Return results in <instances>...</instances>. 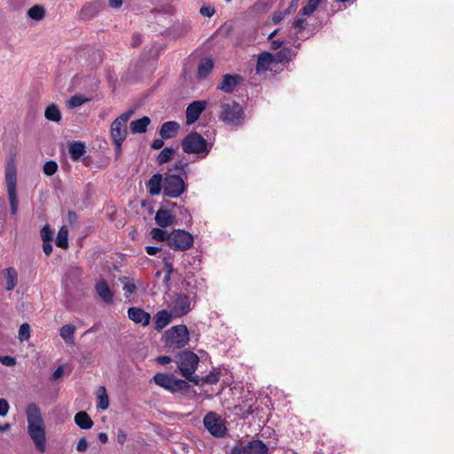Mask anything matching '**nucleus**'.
<instances>
[{
	"label": "nucleus",
	"mask_w": 454,
	"mask_h": 454,
	"mask_svg": "<svg viewBox=\"0 0 454 454\" xmlns=\"http://www.w3.org/2000/svg\"><path fill=\"white\" fill-rule=\"evenodd\" d=\"M27 420V434L33 441L35 449L40 452L46 450V430L44 421L39 407L30 403L26 410Z\"/></svg>",
	"instance_id": "nucleus-1"
},
{
	"label": "nucleus",
	"mask_w": 454,
	"mask_h": 454,
	"mask_svg": "<svg viewBox=\"0 0 454 454\" xmlns=\"http://www.w3.org/2000/svg\"><path fill=\"white\" fill-rule=\"evenodd\" d=\"M181 145L185 153L196 154L201 158H205L212 148V145L197 132L188 134Z\"/></svg>",
	"instance_id": "nucleus-2"
},
{
	"label": "nucleus",
	"mask_w": 454,
	"mask_h": 454,
	"mask_svg": "<svg viewBox=\"0 0 454 454\" xmlns=\"http://www.w3.org/2000/svg\"><path fill=\"white\" fill-rule=\"evenodd\" d=\"M165 346L168 349H179L185 347L190 340L189 331L184 325L172 326L163 335Z\"/></svg>",
	"instance_id": "nucleus-3"
},
{
	"label": "nucleus",
	"mask_w": 454,
	"mask_h": 454,
	"mask_svg": "<svg viewBox=\"0 0 454 454\" xmlns=\"http://www.w3.org/2000/svg\"><path fill=\"white\" fill-rule=\"evenodd\" d=\"M219 118L225 124L232 127L241 126L245 121L243 107L235 101L223 102Z\"/></svg>",
	"instance_id": "nucleus-4"
},
{
	"label": "nucleus",
	"mask_w": 454,
	"mask_h": 454,
	"mask_svg": "<svg viewBox=\"0 0 454 454\" xmlns=\"http://www.w3.org/2000/svg\"><path fill=\"white\" fill-rule=\"evenodd\" d=\"M176 364L181 374L189 381L199 383L198 377H193L198 364V356L192 351H182L176 356Z\"/></svg>",
	"instance_id": "nucleus-5"
},
{
	"label": "nucleus",
	"mask_w": 454,
	"mask_h": 454,
	"mask_svg": "<svg viewBox=\"0 0 454 454\" xmlns=\"http://www.w3.org/2000/svg\"><path fill=\"white\" fill-rule=\"evenodd\" d=\"M133 114V110L127 111L117 117L111 125V137L115 145L117 153L121 152L122 142L127 137V122Z\"/></svg>",
	"instance_id": "nucleus-6"
},
{
	"label": "nucleus",
	"mask_w": 454,
	"mask_h": 454,
	"mask_svg": "<svg viewBox=\"0 0 454 454\" xmlns=\"http://www.w3.org/2000/svg\"><path fill=\"white\" fill-rule=\"evenodd\" d=\"M193 236L184 230H174L168 233V246L174 250H188L193 246Z\"/></svg>",
	"instance_id": "nucleus-7"
},
{
	"label": "nucleus",
	"mask_w": 454,
	"mask_h": 454,
	"mask_svg": "<svg viewBox=\"0 0 454 454\" xmlns=\"http://www.w3.org/2000/svg\"><path fill=\"white\" fill-rule=\"evenodd\" d=\"M154 383L172 393L184 391L189 387V384L184 380H178L172 374L157 373L153 376Z\"/></svg>",
	"instance_id": "nucleus-8"
},
{
	"label": "nucleus",
	"mask_w": 454,
	"mask_h": 454,
	"mask_svg": "<svg viewBox=\"0 0 454 454\" xmlns=\"http://www.w3.org/2000/svg\"><path fill=\"white\" fill-rule=\"evenodd\" d=\"M185 191V183L178 175H168L163 182V192L170 198H178Z\"/></svg>",
	"instance_id": "nucleus-9"
},
{
	"label": "nucleus",
	"mask_w": 454,
	"mask_h": 454,
	"mask_svg": "<svg viewBox=\"0 0 454 454\" xmlns=\"http://www.w3.org/2000/svg\"><path fill=\"white\" fill-rule=\"evenodd\" d=\"M168 307L174 317H180L192 309L191 298L183 294H175Z\"/></svg>",
	"instance_id": "nucleus-10"
},
{
	"label": "nucleus",
	"mask_w": 454,
	"mask_h": 454,
	"mask_svg": "<svg viewBox=\"0 0 454 454\" xmlns=\"http://www.w3.org/2000/svg\"><path fill=\"white\" fill-rule=\"evenodd\" d=\"M204 427L215 437H223L226 433L223 420L215 412H208L203 419Z\"/></svg>",
	"instance_id": "nucleus-11"
},
{
	"label": "nucleus",
	"mask_w": 454,
	"mask_h": 454,
	"mask_svg": "<svg viewBox=\"0 0 454 454\" xmlns=\"http://www.w3.org/2000/svg\"><path fill=\"white\" fill-rule=\"evenodd\" d=\"M268 450L267 445L262 441L253 440L244 446H234L231 450V454H268Z\"/></svg>",
	"instance_id": "nucleus-12"
},
{
	"label": "nucleus",
	"mask_w": 454,
	"mask_h": 454,
	"mask_svg": "<svg viewBox=\"0 0 454 454\" xmlns=\"http://www.w3.org/2000/svg\"><path fill=\"white\" fill-rule=\"evenodd\" d=\"M5 184L8 195L17 194V168L12 159L9 160L5 166Z\"/></svg>",
	"instance_id": "nucleus-13"
},
{
	"label": "nucleus",
	"mask_w": 454,
	"mask_h": 454,
	"mask_svg": "<svg viewBox=\"0 0 454 454\" xmlns=\"http://www.w3.org/2000/svg\"><path fill=\"white\" fill-rule=\"evenodd\" d=\"M207 102L204 100L193 101L186 108V121L188 124L194 123L206 109Z\"/></svg>",
	"instance_id": "nucleus-14"
},
{
	"label": "nucleus",
	"mask_w": 454,
	"mask_h": 454,
	"mask_svg": "<svg viewBox=\"0 0 454 454\" xmlns=\"http://www.w3.org/2000/svg\"><path fill=\"white\" fill-rule=\"evenodd\" d=\"M277 66L274 55L268 52H262L257 59L256 72L258 74L264 73L268 70H273L274 67Z\"/></svg>",
	"instance_id": "nucleus-15"
},
{
	"label": "nucleus",
	"mask_w": 454,
	"mask_h": 454,
	"mask_svg": "<svg viewBox=\"0 0 454 454\" xmlns=\"http://www.w3.org/2000/svg\"><path fill=\"white\" fill-rule=\"evenodd\" d=\"M128 317L135 324L147 326L151 321V315L139 307H131L128 309Z\"/></svg>",
	"instance_id": "nucleus-16"
},
{
	"label": "nucleus",
	"mask_w": 454,
	"mask_h": 454,
	"mask_svg": "<svg viewBox=\"0 0 454 454\" xmlns=\"http://www.w3.org/2000/svg\"><path fill=\"white\" fill-rule=\"evenodd\" d=\"M174 318V316L169 310L162 309L158 311L153 317L154 329L160 332L165 328Z\"/></svg>",
	"instance_id": "nucleus-17"
},
{
	"label": "nucleus",
	"mask_w": 454,
	"mask_h": 454,
	"mask_svg": "<svg viewBox=\"0 0 454 454\" xmlns=\"http://www.w3.org/2000/svg\"><path fill=\"white\" fill-rule=\"evenodd\" d=\"M240 81L241 78L239 75L225 74L223 77L222 82L217 86V89L226 93H231Z\"/></svg>",
	"instance_id": "nucleus-18"
},
{
	"label": "nucleus",
	"mask_w": 454,
	"mask_h": 454,
	"mask_svg": "<svg viewBox=\"0 0 454 454\" xmlns=\"http://www.w3.org/2000/svg\"><path fill=\"white\" fill-rule=\"evenodd\" d=\"M163 182L164 179L160 174H154L152 176L145 184L148 192L151 195L160 194L163 189Z\"/></svg>",
	"instance_id": "nucleus-19"
},
{
	"label": "nucleus",
	"mask_w": 454,
	"mask_h": 454,
	"mask_svg": "<svg viewBox=\"0 0 454 454\" xmlns=\"http://www.w3.org/2000/svg\"><path fill=\"white\" fill-rule=\"evenodd\" d=\"M3 278L6 283L5 289L7 291H12L18 285L19 274L18 271L12 267L3 270Z\"/></svg>",
	"instance_id": "nucleus-20"
},
{
	"label": "nucleus",
	"mask_w": 454,
	"mask_h": 454,
	"mask_svg": "<svg viewBox=\"0 0 454 454\" xmlns=\"http://www.w3.org/2000/svg\"><path fill=\"white\" fill-rule=\"evenodd\" d=\"M96 292L100 298L106 303H112L114 300V294L109 288L108 284L106 280L100 279L96 284Z\"/></svg>",
	"instance_id": "nucleus-21"
},
{
	"label": "nucleus",
	"mask_w": 454,
	"mask_h": 454,
	"mask_svg": "<svg viewBox=\"0 0 454 454\" xmlns=\"http://www.w3.org/2000/svg\"><path fill=\"white\" fill-rule=\"evenodd\" d=\"M179 128L180 126L176 121H166L160 128V135L163 139L172 138L176 135Z\"/></svg>",
	"instance_id": "nucleus-22"
},
{
	"label": "nucleus",
	"mask_w": 454,
	"mask_h": 454,
	"mask_svg": "<svg viewBox=\"0 0 454 454\" xmlns=\"http://www.w3.org/2000/svg\"><path fill=\"white\" fill-rule=\"evenodd\" d=\"M155 223L162 228L168 227L173 224L174 217L169 211L159 209L155 215Z\"/></svg>",
	"instance_id": "nucleus-23"
},
{
	"label": "nucleus",
	"mask_w": 454,
	"mask_h": 454,
	"mask_svg": "<svg viewBox=\"0 0 454 454\" xmlns=\"http://www.w3.org/2000/svg\"><path fill=\"white\" fill-rule=\"evenodd\" d=\"M76 328L74 325L67 324L63 325L59 330V335L64 340V341L68 344L72 345L74 343V332Z\"/></svg>",
	"instance_id": "nucleus-24"
},
{
	"label": "nucleus",
	"mask_w": 454,
	"mask_h": 454,
	"mask_svg": "<svg viewBox=\"0 0 454 454\" xmlns=\"http://www.w3.org/2000/svg\"><path fill=\"white\" fill-rule=\"evenodd\" d=\"M150 118L144 116L141 119L132 121L130 122V130L132 133H144L146 131L147 126L150 124Z\"/></svg>",
	"instance_id": "nucleus-25"
},
{
	"label": "nucleus",
	"mask_w": 454,
	"mask_h": 454,
	"mask_svg": "<svg viewBox=\"0 0 454 454\" xmlns=\"http://www.w3.org/2000/svg\"><path fill=\"white\" fill-rule=\"evenodd\" d=\"M75 424L82 429H90L93 426V421L85 411H79L74 416Z\"/></svg>",
	"instance_id": "nucleus-26"
},
{
	"label": "nucleus",
	"mask_w": 454,
	"mask_h": 454,
	"mask_svg": "<svg viewBox=\"0 0 454 454\" xmlns=\"http://www.w3.org/2000/svg\"><path fill=\"white\" fill-rule=\"evenodd\" d=\"M294 55L295 52L290 48H283L276 54H274V58L278 65L289 62Z\"/></svg>",
	"instance_id": "nucleus-27"
},
{
	"label": "nucleus",
	"mask_w": 454,
	"mask_h": 454,
	"mask_svg": "<svg viewBox=\"0 0 454 454\" xmlns=\"http://www.w3.org/2000/svg\"><path fill=\"white\" fill-rule=\"evenodd\" d=\"M44 116L48 121L59 122L61 120V113L57 105L51 104L46 107Z\"/></svg>",
	"instance_id": "nucleus-28"
},
{
	"label": "nucleus",
	"mask_w": 454,
	"mask_h": 454,
	"mask_svg": "<svg viewBox=\"0 0 454 454\" xmlns=\"http://www.w3.org/2000/svg\"><path fill=\"white\" fill-rule=\"evenodd\" d=\"M109 406V398L105 387H99L97 395V407L100 410H106Z\"/></svg>",
	"instance_id": "nucleus-29"
},
{
	"label": "nucleus",
	"mask_w": 454,
	"mask_h": 454,
	"mask_svg": "<svg viewBox=\"0 0 454 454\" xmlns=\"http://www.w3.org/2000/svg\"><path fill=\"white\" fill-rule=\"evenodd\" d=\"M68 151L73 160H78L84 154L85 146L81 142H73L69 145Z\"/></svg>",
	"instance_id": "nucleus-30"
},
{
	"label": "nucleus",
	"mask_w": 454,
	"mask_h": 454,
	"mask_svg": "<svg viewBox=\"0 0 454 454\" xmlns=\"http://www.w3.org/2000/svg\"><path fill=\"white\" fill-rule=\"evenodd\" d=\"M68 230L66 226H62L58 232L56 238V246L60 248H67L68 247Z\"/></svg>",
	"instance_id": "nucleus-31"
},
{
	"label": "nucleus",
	"mask_w": 454,
	"mask_h": 454,
	"mask_svg": "<svg viewBox=\"0 0 454 454\" xmlns=\"http://www.w3.org/2000/svg\"><path fill=\"white\" fill-rule=\"evenodd\" d=\"M214 67L213 60L211 59H206L202 60L198 67V75L200 78L207 77L212 71Z\"/></svg>",
	"instance_id": "nucleus-32"
},
{
	"label": "nucleus",
	"mask_w": 454,
	"mask_h": 454,
	"mask_svg": "<svg viewBox=\"0 0 454 454\" xmlns=\"http://www.w3.org/2000/svg\"><path fill=\"white\" fill-rule=\"evenodd\" d=\"M175 151L171 147L164 148L157 156L159 165L168 162L174 156Z\"/></svg>",
	"instance_id": "nucleus-33"
},
{
	"label": "nucleus",
	"mask_w": 454,
	"mask_h": 454,
	"mask_svg": "<svg viewBox=\"0 0 454 454\" xmlns=\"http://www.w3.org/2000/svg\"><path fill=\"white\" fill-rule=\"evenodd\" d=\"M27 14L32 20H41L45 15V11L42 6L35 5L28 10Z\"/></svg>",
	"instance_id": "nucleus-34"
},
{
	"label": "nucleus",
	"mask_w": 454,
	"mask_h": 454,
	"mask_svg": "<svg viewBox=\"0 0 454 454\" xmlns=\"http://www.w3.org/2000/svg\"><path fill=\"white\" fill-rule=\"evenodd\" d=\"M150 234L156 241H166L168 244V233L167 231L160 228H153Z\"/></svg>",
	"instance_id": "nucleus-35"
},
{
	"label": "nucleus",
	"mask_w": 454,
	"mask_h": 454,
	"mask_svg": "<svg viewBox=\"0 0 454 454\" xmlns=\"http://www.w3.org/2000/svg\"><path fill=\"white\" fill-rule=\"evenodd\" d=\"M87 101H88V98H85L84 96L74 95V96L71 97L70 99L67 101V106L69 108H75V107L82 106V104H84Z\"/></svg>",
	"instance_id": "nucleus-36"
},
{
	"label": "nucleus",
	"mask_w": 454,
	"mask_h": 454,
	"mask_svg": "<svg viewBox=\"0 0 454 454\" xmlns=\"http://www.w3.org/2000/svg\"><path fill=\"white\" fill-rule=\"evenodd\" d=\"M121 282L124 285L123 291H124V295L126 297H129L136 292V289H137L136 285L133 282L129 281L127 278H124L123 279H121Z\"/></svg>",
	"instance_id": "nucleus-37"
},
{
	"label": "nucleus",
	"mask_w": 454,
	"mask_h": 454,
	"mask_svg": "<svg viewBox=\"0 0 454 454\" xmlns=\"http://www.w3.org/2000/svg\"><path fill=\"white\" fill-rule=\"evenodd\" d=\"M30 338V326L27 323L20 325L19 330V339L20 341H26Z\"/></svg>",
	"instance_id": "nucleus-38"
},
{
	"label": "nucleus",
	"mask_w": 454,
	"mask_h": 454,
	"mask_svg": "<svg viewBox=\"0 0 454 454\" xmlns=\"http://www.w3.org/2000/svg\"><path fill=\"white\" fill-rule=\"evenodd\" d=\"M58 170V164L53 160H49L43 165V173L46 176H52Z\"/></svg>",
	"instance_id": "nucleus-39"
},
{
	"label": "nucleus",
	"mask_w": 454,
	"mask_h": 454,
	"mask_svg": "<svg viewBox=\"0 0 454 454\" xmlns=\"http://www.w3.org/2000/svg\"><path fill=\"white\" fill-rule=\"evenodd\" d=\"M306 25H307V22L304 18L298 17L297 19H295L293 23L294 33L295 34L300 33L302 29L305 28Z\"/></svg>",
	"instance_id": "nucleus-40"
},
{
	"label": "nucleus",
	"mask_w": 454,
	"mask_h": 454,
	"mask_svg": "<svg viewBox=\"0 0 454 454\" xmlns=\"http://www.w3.org/2000/svg\"><path fill=\"white\" fill-rule=\"evenodd\" d=\"M8 199H9L10 207H11V214L16 215V213L18 211V204H19L17 194L8 195Z\"/></svg>",
	"instance_id": "nucleus-41"
},
{
	"label": "nucleus",
	"mask_w": 454,
	"mask_h": 454,
	"mask_svg": "<svg viewBox=\"0 0 454 454\" xmlns=\"http://www.w3.org/2000/svg\"><path fill=\"white\" fill-rule=\"evenodd\" d=\"M41 238L43 241L52 240V231L48 225L43 226V228L41 230Z\"/></svg>",
	"instance_id": "nucleus-42"
},
{
	"label": "nucleus",
	"mask_w": 454,
	"mask_h": 454,
	"mask_svg": "<svg viewBox=\"0 0 454 454\" xmlns=\"http://www.w3.org/2000/svg\"><path fill=\"white\" fill-rule=\"evenodd\" d=\"M188 166V162L185 161L184 160H176L171 168H169V171L175 169V170H178V171H182V172H184L185 168H187Z\"/></svg>",
	"instance_id": "nucleus-43"
},
{
	"label": "nucleus",
	"mask_w": 454,
	"mask_h": 454,
	"mask_svg": "<svg viewBox=\"0 0 454 454\" xmlns=\"http://www.w3.org/2000/svg\"><path fill=\"white\" fill-rule=\"evenodd\" d=\"M9 409H10V405H9L8 402L4 398H0V416L1 417L6 416L9 411Z\"/></svg>",
	"instance_id": "nucleus-44"
},
{
	"label": "nucleus",
	"mask_w": 454,
	"mask_h": 454,
	"mask_svg": "<svg viewBox=\"0 0 454 454\" xmlns=\"http://www.w3.org/2000/svg\"><path fill=\"white\" fill-rule=\"evenodd\" d=\"M0 362L5 366H13L16 364V359L10 356H0Z\"/></svg>",
	"instance_id": "nucleus-45"
},
{
	"label": "nucleus",
	"mask_w": 454,
	"mask_h": 454,
	"mask_svg": "<svg viewBox=\"0 0 454 454\" xmlns=\"http://www.w3.org/2000/svg\"><path fill=\"white\" fill-rule=\"evenodd\" d=\"M65 367L63 365L59 366L51 375V380H57L61 378L64 374Z\"/></svg>",
	"instance_id": "nucleus-46"
},
{
	"label": "nucleus",
	"mask_w": 454,
	"mask_h": 454,
	"mask_svg": "<svg viewBox=\"0 0 454 454\" xmlns=\"http://www.w3.org/2000/svg\"><path fill=\"white\" fill-rule=\"evenodd\" d=\"M88 448V442L85 438H81L76 445V450L80 452L85 451Z\"/></svg>",
	"instance_id": "nucleus-47"
},
{
	"label": "nucleus",
	"mask_w": 454,
	"mask_h": 454,
	"mask_svg": "<svg viewBox=\"0 0 454 454\" xmlns=\"http://www.w3.org/2000/svg\"><path fill=\"white\" fill-rule=\"evenodd\" d=\"M205 380L209 384H215L219 380V373H210L206 376Z\"/></svg>",
	"instance_id": "nucleus-48"
},
{
	"label": "nucleus",
	"mask_w": 454,
	"mask_h": 454,
	"mask_svg": "<svg viewBox=\"0 0 454 454\" xmlns=\"http://www.w3.org/2000/svg\"><path fill=\"white\" fill-rule=\"evenodd\" d=\"M43 249L46 255H50L52 252L51 241H43Z\"/></svg>",
	"instance_id": "nucleus-49"
},
{
	"label": "nucleus",
	"mask_w": 454,
	"mask_h": 454,
	"mask_svg": "<svg viewBox=\"0 0 454 454\" xmlns=\"http://www.w3.org/2000/svg\"><path fill=\"white\" fill-rule=\"evenodd\" d=\"M200 12L201 15L206 16V17H211L215 12L214 9H212L210 7H205V6L201 7Z\"/></svg>",
	"instance_id": "nucleus-50"
},
{
	"label": "nucleus",
	"mask_w": 454,
	"mask_h": 454,
	"mask_svg": "<svg viewBox=\"0 0 454 454\" xmlns=\"http://www.w3.org/2000/svg\"><path fill=\"white\" fill-rule=\"evenodd\" d=\"M156 361L160 364H168L171 362V358L168 356H160L156 358Z\"/></svg>",
	"instance_id": "nucleus-51"
},
{
	"label": "nucleus",
	"mask_w": 454,
	"mask_h": 454,
	"mask_svg": "<svg viewBox=\"0 0 454 454\" xmlns=\"http://www.w3.org/2000/svg\"><path fill=\"white\" fill-rule=\"evenodd\" d=\"M164 145V142L160 138L154 139L152 143V148L158 150L162 148Z\"/></svg>",
	"instance_id": "nucleus-52"
},
{
	"label": "nucleus",
	"mask_w": 454,
	"mask_h": 454,
	"mask_svg": "<svg viewBox=\"0 0 454 454\" xmlns=\"http://www.w3.org/2000/svg\"><path fill=\"white\" fill-rule=\"evenodd\" d=\"M127 440V434L124 431L119 430L117 434V441L119 443L122 444Z\"/></svg>",
	"instance_id": "nucleus-53"
},
{
	"label": "nucleus",
	"mask_w": 454,
	"mask_h": 454,
	"mask_svg": "<svg viewBox=\"0 0 454 454\" xmlns=\"http://www.w3.org/2000/svg\"><path fill=\"white\" fill-rule=\"evenodd\" d=\"M145 250L148 254L154 255L160 250V248L158 247L147 246Z\"/></svg>",
	"instance_id": "nucleus-54"
},
{
	"label": "nucleus",
	"mask_w": 454,
	"mask_h": 454,
	"mask_svg": "<svg viewBox=\"0 0 454 454\" xmlns=\"http://www.w3.org/2000/svg\"><path fill=\"white\" fill-rule=\"evenodd\" d=\"M164 267H165L167 273H170V274L174 273V271H175L174 267L166 258L164 259Z\"/></svg>",
	"instance_id": "nucleus-55"
},
{
	"label": "nucleus",
	"mask_w": 454,
	"mask_h": 454,
	"mask_svg": "<svg viewBox=\"0 0 454 454\" xmlns=\"http://www.w3.org/2000/svg\"><path fill=\"white\" fill-rule=\"evenodd\" d=\"M142 40H141V36L139 34H135L133 35V37H132V45L133 46H138L140 43H141Z\"/></svg>",
	"instance_id": "nucleus-56"
},
{
	"label": "nucleus",
	"mask_w": 454,
	"mask_h": 454,
	"mask_svg": "<svg viewBox=\"0 0 454 454\" xmlns=\"http://www.w3.org/2000/svg\"><path fill=\"white\" fill-rule=\"evenodd\" d=\"M284 18V14L282 12H276L272 16V20L274 23L280 22Z\"/></svg>",
	"instance_id": "nucleus-57"
},
{
	"label": "nucleus",
	"mask_w": 454,
	"mask_h": 454,
	"mask_svg": "<svg viewBox=\"0 0 454 454\" xmlns=\"http://www.w3.org/2000/svg\"><path fill=\"white\" fill-rule=\"evenodd\" d=\"M109 4L113 8H119L122 4V0H109Z\"/></svg>",
	"instance_id": "nucleus-58"
},
{
	"label": "nucleus",
	"mask_w": 454,
	"mask_h": 454,
	"mask_svg": "<svg viewBox=\"0 0 454 454\" xmlns=\"http://www.w3.org/2000/svg\"><path fill=\"white\" fill-rule=\"evenodd\" d=\"M283 42L282 41H279V40H273L271 42V49L272 50H277L278 49L281 45H282Z\"/></svg>",
	"instance_id": "nucleus-59"
},
{
	"label": "nucleus",
	"mask_w": 454,
	"mask_h": 454,
	"mask_svg": "<svg viewBox=\"0 0 454 454\" xmlns=\"http://www.w3.org/2000/svg\"><path fill=\"white\" fill-rule=\"evenodd\" d=\"M98 439L101 442L106 443L108 441V436L106 433H99Z\"/></svg>",
	"instance_id": "nucleus-60"
},
{
	"label": "nucleus",
	"mask_w": 454,
	"mask_h": 454,
	"mask_svg": "<svg viewBox=\"0 0 454 454\" xmlns=\"http://www.w3.org/2000/svg\"><path fill=\"white\" fill-rule=\"evenodd\" d=\"M10 427H11V426L8 423H5L4 425H0V432H5V431L9 430Z\"/></svg>",
	"instance_id": "nucleus-61"
},
{
	"label": "nucleus",
	"mask_w": 454,
	"mask_h": 454,
	"mask_svg": "<svg viewBox=\"0 0 454 454\" xmlns=\"http://www.w3.org/2000/svg\"><path fill=\"white\" fill-rule=\"evenodd\" d=\"M170 278H171V274L166 272L164 278H163L164 282L168 283L170 280Z\"/></svg>",
	"instance_id": "nucleus-62"
},
{
	"label": "nucleus",
	"mask_w": 454,
	"mask_h": 454,
	"mask_svg": "<svg viewBox=\"0 0 454 454\" xmlns=\"http://www.w3.org/2000/svg\"><path fill=\"white\" fill-rule=\"evenodd\" d=\"M96 332V327L92 326L85 332V334Z\"/></svg>",
	"instance_id": "nucleus-63"
},
{
	"label": "nucleus",
	"mask_w": 454,
	"mask_h": 454,
	"mask_svg": "<svg viewBox=\"0 0 454 454\" xmlns=\"http://www.w3.org/2000/svg\"><path fill=\"white\" fill-rule=\"evenodd\" d=\"M277 32H278L277 30L272 31V32L269 35L268 38H269V39L272 38V37L277 34Z\"/></svg>",
	"instance_id": "nucleus-64"
}]
</instances>
